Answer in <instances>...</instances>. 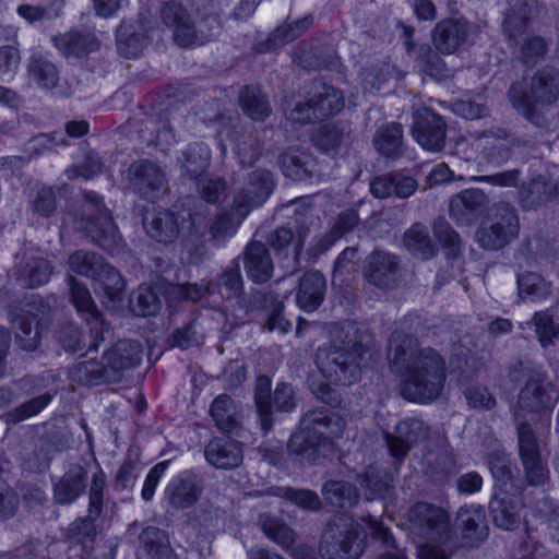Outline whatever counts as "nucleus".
<instances>
[{
	"mask_svg": "<svg viewBox=\"0 0 559 559\" xmlns=\"http://www.w3.org/2000/svg\"><path fill=\"white\" fill-rule=\"evenodd\" d=\"M70 269L79 275L93 280L103 292V305L110 311L123 307L124 280L104 258L95 252L78 250L68 260Z\"/></svg>",
	"mask_w": 559,
	"mask_h": 559,
	"instance_id": "6",
	"label": "nucleus"
},
{
	"mask_svg": "<svg viewBox=\"0 0 559 559\" xmlns=\"http://www.w3.org/2000/svg\"><path fill=\"white\" fill-rule=\"evenodd\" d=\"M520 298L531 301L542 300L550 294V285L539 274L526 272L516 275Z\"/></svg>",
	"mask_w": 559,
	"mask_h": 559,
	"instance_id": "50",
	"label": "nucleus"
},
{
	"mask_svg": "<svg viewBox=\"0 0 559 559\" xmlns=\"http://www.w3.org/2000/svg\"><path fill=\"white\" fill-rule=\"evenodd\" d=\"M128 180L138 195L151 202L165 192V174L156 163L148 159L132 163L128 168Z\"/></svg>",
	"mask_w": 559,
	"mask_h": 559,
	"instance_id": "19",
	"label": "nucleus"
},
{
	"mask_svg": "<svg viewBox=\"0 0 559 559\" xmlns=\"http://www.w3.org/2000/svg\"><path fill=\"white\" fill-rule=\"evenodd\" d=\"M467 35L466 21L448 19L437 23L432 32V41L439 52L451 55L465 41Z\"/></svg>",
	"mask_w": 559,
	"mask_h": 559,
	"instance_id": "30",
	"label": "nucleus"
},
{
	"mask_svg": "<svg viewBox=\"0 0 559 559\" xmlns=\"http://www.w3.org/2000/svg\"><path fill=\"white\" fill-rule=\"evenodd\" d=\"M117 48L121 56L133 59L139 57L150 41L147 34H138L135 25L122 22L116 33Z\"/></svg>",
	"mask_w": 559,
	"mask_h": 559,
	"instance_id": "43",
	"label": "nucleus"
},
{
	"mask_svg": "<svg viewBox=\"0 0 559 559\" xmlns=\"http://www.w3.org/2000/svg\"><path fill=\"white\" fill-rule=\"evenodd\" d=\"M404 245L413 255L423 260L431 259L436 253L428 229L420 224H415L405 231Z\"/></svg>",
	"mask_w": 559,
	"mask_h": 559,
	"instance_id": "47",
	"label": "nucleus"
},
{
	"mask_svg": "<svg viewBox=\"0 0 559 559\" xmlns=\"http://www.w3.org/2000/svg\"><path fill=\"white\" fill-rule=\"evenodd\" d=\"M428 426L418 418H406L395 426V435L384 432V440L390 454L402 462L413 444L428 437Z\"/></svg>",
	"mask_w": 559,
	"mask_h": 559,
	"instance_id": "25",
	"label": "nucleus"
},
{
	"mask_svg": "<svg viewBox=\"0 0 559 559\" xmlns=\"http://www.w3.org/2000/svg\"><path fill=\"white\" fill-rule=\"evenodd\" d=\"M210 414L218 429L231 431L236 427V407L229 395L216 396L211 404Z\"/></svg>",
	"mask_w": 559,
	"mask_h": 559,
	"instance_id": "56",
	"label": "nucleus"
},
{
	"mask_svg": "<svg viewBox=\"0 0 559 559\" xmlns=\"http://www.w3.org/2000/svg\"><path fill=\"white\" fill-rule=\"evenodd\" d=\"M170 461H162L150 469L141 490V497L144 501L148 502L153 500L156 488L158 487L160 479L165 476Z\"/></svg>",
	"mask_w": 559,
	"mask_h": 559,
	"instance_id": "64",
	"label": "nucleus"
},
{
	"mask_svg": "<svg viewBox=\"0 0 559 559\" xmlns=\"http://www.w3.org/2000/svg\"><path fill=\"white\" fill-rule=\"evenodd\" d=\"M532 321L540 345L547 347L552 344L559 335V328L555 324L552 316L548 311L535 312Z\"/></svg>",
	"mask_w": 559,
	"mask_h": 559,
	"instance_id": "63",
	"label": "nucleus"
},
{
	"mask_svg": "<svg viewBox=\"0 0 559 559\" xmlns=\"http://www.w3.org/2000/svg\"><path fill=\"white\" fill-rule=\"evenodd\" d=\"M310 95L307 102L297 104L289 112V120L301 124L319 122L338 114L344 107L341 92L320 80L312 82Z\"/></svg>",
	"mask_w": 559,
	"mask_h": 559,
	"instance_id": "13",
	"label": "nucleus"
},
{
	"mask_svg": "<svg viewBox=\"0 0 559 559\" xmlns=\"http://www.w3.org/2000/svg\"><path fill=\"white\" fill-rule=\"evenodd\" d=\"M366 546L362 525L347 514L335 516L322 536V559H358Z\"/></svg>",
	"mask_w": 559,
	"mask_h": 559,
	"instance_id": "8",
	"label": "nucleus"
},
{
	"mask_svg": "<svg viewBox=\"0 0 559 559\" xmlns=\"http://www.w3.org/2000/svg\"><path fill=\"white\" fill-rule=\"evenodd\" d=\"M160 16L164 24L174 32V39L180 47H190L201 45L204 40H210L218 32L212 33L203 39H199L195 27L190 21L186 9L177 1H167L160 9Z\"/></svg>",
	"mask_w": 559,
	"mask_h": 559,
	"instance_id": "24",
	"label": "nucleus"
},
{
	"mask_svg": "<svg viewBox=\"0 0 559 559\" xmlns=\"http://www.w3.org/2000/svg\"><path fill=\"white\" fill-rule=\"evenodd\" d=\"M489 469L500 492L526 489L519 477L518 467L511 463L503 451L495 452L489 459Z\"/></svg>",
	"mask_w": 559,
	"mask_h": 559,
	"instance_id": "34",
	"label": "nucleus"
},
{
	"mask_svg": "<svg viewBox=\"0 0 559 559\" xmlns=\"http://www.w3.org/2000/svg\"><path fill=\"white\" fill-rule=\"evenodd\" d=\"M325 501L338 508H353L359 501L357 488L344 480H330L322 487Z\"/></svg>",
	"mask_w": 559,
	"mask_h": 559,
	"instance_id": "45",
	"label": "nucleus"
},
{
	"mask_svg": "<svg viewBox=\"0 0 559 559\" xmlns=\"http://www.w3.org/2000/svg\"><path fill=\"white\" fill-rule=\"evenodd\" d=\"M343 139V132L335 126L323 124L312 135L314 146L325 154H333Z\"/></svg>",
	"mask_w": 559,
	"mask_h": 559,
	"instance_id": "61",
	"label": "nucleus"
},
{
	"mask_svg": "<svg viewBox=\"0 0 559 559\" xmlns=\"http://www.w3.org/2000/svg\"><path fill=\"white\" fill-rule=\"evenodd\" d=\"M71 301L78 314L90 328V343L86 344V354L97 352L99 345L105 341V332L109 326L104 321L102 312L97 309L91 293L86 286L70 277Z\"/></svg>",
	"mask_w": 559,
	"mask_h": 559,
	"instance_id": "16",
	"label": "nucleus"
},
{
	"mask_svg": "<svg viewBox=\"0 0 559 559\" xmlns=\"http://www.w3.org/2000/svg\"><path fill=\"white\" fill-rule=\"evenodd\" d=\"M143 347L139 341L120 340L103 353L102 359L112 383H118L126 370L140 366Z\"/></svg>",
	"mask_w": 559,
	"mask_h": 559,
	"instance_id": "21",
	"label": "nucleus"
},
{
	"mask_svg": "<svg viewBox=\"0 0 559 559\" xmlns=\"http://www.w3.org/2000/svg\"><path fill=\"white\" fill-rule=\"evenodd\" d=\"M489 199L479 188H468L455 194L449 204L450 217L459 226H471L487 215Z\"/></svg>",
	"mask_w": 559,
	"mask_h": 559,
	"instance_id": "20",
	"label": "nucleus"
},
{
	"mask_svg": "<svg viewBox=\"0 0 559 559\" xmlns=\"http://www.w3.org/2000/svg\"><path fill=\"white\" fill-rule=\"evenodd\" d=\"M408 519L414 530L430 540L440 539L449 531L448 513L433 503H415L408 510Z\"/></svg>",
	"mask_w": 559,
	"mask_h": 559,
	"instance_id": "22",
	"label": "nucleus"
},
{
	"mask_svg": "<svg viewBox=\"0 0 559 559\" xmlns=\"http://www.w3.org/2000/svg\"><path fill=\"white\" fill-rule=\"evenodd\" d=\"M219 295L225 299H236L240 304L243 294V281L238 260L226 267L219 277Z\"/></svg>",
	"mask_w": 559,
	"mask_h": 559,
	"instance_id": "55",
	"label": "nucleus"
},
{
	"mask_svg": "<svg viewBox=\"0 0 559 559\" xmlns=\"http://www.w3.org/2000/svg\"><path fill=\"white\" fill-rule=\"evenodd\" d=\"M358 221V214L355 210H346L340 213L332 229L324 234L314 246L309 248V255L311 258H318L325 253L346 233L350 231L357 225Z\"/></svg>",
	"mask_w": 559,
	"mask_h": 559,
	"instance_id": "37",
	"label": "nucleus"
},
{
	"mask_svg": "<svg viewBox=\"0 0 559 559\" xmlns=\"http://www.w3.org/2000/svg\"><path fill=\"white\" fill-rule=\"evenodd\" d=\"M391 372L402 378L401 396L427 405L442 393L447 380L445 360L431 347H419L417 337L396 329L389 340Z\"/></svg>",
	"mask_w": 559,
	"mask_h": 559,
	"instance_id": "2",
	"label": "nucleus"
},
{
	"mask_svg": "<svg viewBox=\"0 0 559 559\" xmlns=\"http://www.w3.org/2000/svg\"><path fill=\"white\" fill-rule=\"evenodd\" d=\"M345 419L328 408L307 412L300 420V429L287 443L289 455L300 464H312L320 456L334 453V440L342 438Z\"/></svg>",
	"mask_w": 559,
	"mask_h": 559,
	"instance_id": "5",
	"label": "nucleus"
},
{
	"mask_svg": "<svg viewBox=\"0 0 559 559\" xmlns=\"http://www.w3.org/2000/svg\"><path fill=\"white\" fill-rule=\"evenodd\" d=\"M222 108L226 109L225 104L222 100L213 102L207 110H202L200 119L206 122L217 123L216 129L217 144L221 148L222 155L224 156L227 152L225 141L228 140L234 145L235 154L242 166H251L260 156V145L248 135L240 141L237 138V121L238 116L231 114L225 115Z\"/></svg>",
	"mask_w": 559,
	"mask_h": 559,
	"instance_id": "11",
	"label": "nucleus"
},
{
	"mask_svg": "<svg viewBox=\"0 0 559 559\" xmlns=\"http://www.w3.org/2000/svg\"><path fill=\"white\" fill-rule=\"evenodd\" d=\"M539 492L544 490H532L527 492L526 489L510 490L508 493L500 492L489 503L490 514L496 526L512 531L516 528L521 520L525 524L526 532L530 531L528 513L533 518H539L540 514L536 511V506L542 507L539 502L542 496Z\"/></svg>",
	"mask_w": 559,
	"mask_h": 559,
	"instance_id": "9",
	"label": "nucleus"
},
{
	"mask_svg": "<svg viewBox=\"0 0 559 559\" xmlns=\"http://www.w3.org/2000/svg\"><path fill=\"white\" fill-rule=\"evenodd\" d=\"M559 96V73L549 67L539 70L532 80L531 94H527L523 82L510 86L508 97L513 108L522 114L531 123L545 128L546 118L537 112L535 103L549 105Z\"/></svg>",
	"mask_w": 559,
	"mask_h": 559,
	"instance_id": "7",
	"label": "nucleus"
},
{
	"mask_svg": "<svg viewBox=\"0 0 559 559\" xmlns=\"http://www.w3.org/2000/svg\"><path fill=\"white\" fill-rule=\"evenodd\" d=\"M51 401L52 395L49 393L36 396L19 406L13 412H10L7 415V420L15 424L27 418H31L33 416H36L43 409H45L51 403Z\"/></svg>",
	"mask_w": 559,
	"mask_h": 559,
	"instance_id": "60",
	"label": "nucleus"
},
{
	"mask_svg": "<svg viewBox=\"0 0 559 559\" xmlns=\"http://www.w3.org/2000/svg\"><path fill=\"white\" fill-rule=\"evenodd\" d=\"M28 74L32 81L43 90L56 87L60 79L57 67L41 57L32 58L28 64Z\"/></svg>",
	"mask_w": 559,
	"mask_h": 559,
	"instance_id": "53",
	"label": "nucleus"
},
{
	"mask_svg": "<svg viewBox=\"0 0 559 559\" xmlns=\"http://www.w3.org/2000/svg\"><path fill=\"white\" fill-rule=\"evenodd\" d=\"M69 379L86 386L112 383L103 359L98 361L94 358L74 364L69 370Z\"/></svg>",
	"mask_w": 559,
	"mask_h": 559,
	"instance_id": "40",
	"label": "nucleus"
},
{
	"mask_svg": "<svg viewBox=\"0 0 559 559\" xmlns=\"http://www.w3.org/2000/svg\"><path fill=\"white\" fill-rule=\"evenodd\" d=\"M201 493L197 476L190 471H182L170 478L164 489V498L175 509L192 507Z\"/></svg>",
	"mask_w": 559,
	"mask_h": 559,
	"instance_id": "27",
	"label": "nucleus"
},
{
	"mask_svg": "<svg viewBox=\"0 0 559 559\" xmlns=\"http://www.w3.org/2000/svg\"><path fill=\"white\" fill-rule=\"evenodd\" d=\"M433 233L448 259H454L461 249L459 234L445 222L436 223Z\"/></svg>",
	"mask_w": 559,
	"mask_h": 559,
	"instance_id": "62",
	"label": "nucleus"
},
{
	"mask_svg": "<svg viewBox=\"0 0 559 559\" xmlns=\"http://www.w3.org/2000/svg\"><path fill=\"white\" fill-rule=\"evenodd\" d=\"M216 288L217 285L211 281L206 284L187 283L171 285L167 289V298L170 304L176 300L197 302L205 296H212Z\"/></svg>",
	"mask_w": 559,
	"mask_h": 559,
	"instance_id": "51",
	"label": "nucleus"
},
{
	"mask_svg": "<svg viewBox=\"0 0 559 559\" xmlns=\"http://www.w3.org/2000/svg\"><path fill=\"white\" fill-rule=\"evenodd\" d=\"M271 385L272 381L269 377L261 376L257 379L254 401L257 405L258 416L261 429L266 435L273 425L271 402Z\"/></svg>",
	"mask_w": 559,
	"mask_h": 559,
	"instance_id": "49",
	"label": "nucleus"
},
{
	"mask_svg": "<svg viewBox=\"0 0 559 559\" xmlns=\"http://www.w3.org/2000/svg\"><path fill=\"white\" fill-rule=\"evenodd\" d=\"M55 47L66 58H83L99 47L96 36L88 31H70L52 38Z\"/></svg>",
	"mask_w": 559,
	"mask_h": 559,
	"instance_id": "31",
	"label": "nucleus"
},
{
	"mask_svg": "<svg viewBox=\"0 0 559 559\" xmlns=\"http://www.w3.org/2000/svg\"><path fill=\"white\" fill-rule=\"evenodd\" d=\"M469 141L471 152H464L466 160L481 155L488 163L497 166L509 160L511 148L515 144V138L504 128L472 133Z\"/></svg>",
	"mask_w": 559,
	"mask_h": 559,
	"instance_id": "15",
	"label": "nucleus"
},
{
	"mask_svg": "<svg viewBox=\"0 0 559 559\" xmlns=\"http://www.w3.org/2000/svg\"><path fill=\"white\" fill-rule=\"evenodd\" d=\"M312 17L305 16L301 20L296 21L293 24L284 25L276 28L266 39L264 44H261L259 51L266 52L276 49L286 43L293 41L297 37L301 36L306 29L311 25Z\"/></svg>",
	"mask_w": 559,
	"mask_h": 559,
	"instance_id": "48",
	"label": "nucleus"
},
{
	"mask_svg": "<svg viewBox=\"0 0 559 559\" xmlns=\"http://www.w3.org/2000/svg\"><path fill=\"white\" fill-rule=\"evenodd\" d=\"M509 10L506 12L503 19V32L510 40L522 35L528 25V21L533 9L535 8L534 0H510Z\"/></svg>",
	"mask_w": 559,
	"mask_h": 559,
	"instance_id": "38",
	"label": "nucleus"
},
{
	"mask_svg": "<svg viewBox=\"0 0 559 559\" xmlns=\"http://www.w3.org/2000/svg\"><path fill=\"white\" fill-rule=\"evenodd\" d=\"M87 472L81 465H72L53 483V499L61 506L72 504L86 490Z\"/></svg>",
	"mask_w": 559,
	"mask_h": 559,
	"instance_id": "29",
	"label": "nucleus"
},
{
	"mask_svg": "<svg viewBox=\"0 0 559 559\" xmlns=\"http://www.w3.org/2000/svg\"><path fill=\"white\" fill-rule=\"evenodd\" d=\"M366 337V343L344 340L338 344L333 341L329 346L318 348L316 364L326 383H321L318 388L312 385V391L321 402L331 406L340 404L341 395L331 384L352 385L366 371V359L374 360L377 354L369 345L371 337Z\"/></svg>",
	"mask_w": 559,
	"mask_h": 559,
	"instance_id": "4",
	"label": "nucleus"
},
{
	"mask_svg": "<svg viewBox=\"0 0 559 559\" xmlns=\"http://www.w3.org/2000/svg\"><path fill=\"white\" fill-rule=\"evenodd\" d=\"M204 457L217 469H234L242 463L243 450L241 443L231 438L216 437L205 445Z\"/></svg>",
	"mask_w": 559,
	"mask_h": 559,
	"instance_id": "26",
	"label": "nucleus"
},
{
	"mask_svg": "<svg viewBox=\"0 0 559 559\" xmlns=\"http://www.w3.org/2000/svg\"><path fill=\"white\" fill-rule=\"evenodd\" d=\"M131 310L141 317H151L159 312L162 302L148 285H140L130 296Z\"/></svg>",
	"mask_w": 559,
	"mask_h": 559,
	"instance_id": "52",
	"label": "nucleus"
},
{
	"mask_svg": "<svg viewBox=\"0 0 559 559\" xmlns=\"http://www.w3.org/2000/svg\"><path fill=\"white\" fill-rule=\"evenodd\" d=\"M399 259L385 251L376 250L367 259L364 274L367 281L380 288H389L396 278Z\"/></svg>",
	"mask_w": 559,
	"mask_h": 559,
	"instance_id": "28",
	"label": "nucleus"
},
{
	"mask_svg": "<svg viewBox=\"0 0 559 559\" xmlns=\"http://www.w3.org/2000/svg\"><path fill=\"white\" fill-rule=\"evenodd\" d=\"M555 384L544 371H534L521 389L513 408L516 421L519 454L524 467L525 478L531 486H543L549 479L547 461L542 457L540 442L526 423H521L522 413L550 414L558 396H554Z\"/></svg>",
	"mask_w": 559,
	"mask_h": 559,
	"instance_id": "3",
	"label": "nucleus"
},
{
	"mask_svg": "<svg viewBox=\"0 0 559 559\" xmlns=\"http://www.w3.org/2000/svg\"><path fill=\"white\" fill-rule=\"evenodd\" d=\"M146 129H152L150 135L146 136L145 132L140 130V138L147 146L155 145L160 151H165L175 143V134L168 120L159 119L155 121L153 119H148L146 122Z\"/></svg>",
	"mask_w": 559,
	"mask_h": 559,
	"instance_id": "57",
	"label": "nucleus"
},
{
	"mask_svg": "<svg viewBox=\"0 0 559 559\" xmlns=\"http://www.w3.org/2000/svg\"><path fill=\"white\" fill-rule=\"evenodd\" d=\"M459 526L463 531V537L471 540L472 546H477L488 535L485 525L486 513L479 504L463 506L457 511Z\"/></svg>",
	"mask_w": 559,
	"mask_h": 559,
	"instance_id": "35",
	"label": "nucleus"
},
{
	"mask_svg": "<svg viewBox=\"0 0 559 559\" xmlns=\"http://www.w3.org/2000/svg\"><path fill=\"white\" fill-rule=\"evenodd\" d=\"M275 188L273 174L266 169L251 171L235 195L230 211H221L214 219L210 216L206 201L188 199L180 212L158 211L143 215V226L147 235L157 242L171 243L180 236L181 245L188 248L202 245L205 236L210 240L231 238L250 212L262 206Z\"/></svg>",
	"mask_w": 559,
	"mask_h": 559,
	"instance_id": "1",
	"label": "nucleus"
},
{
	"mask_svg": "<svg viewBox=\"0 0 559 559\" xmlns=\"http://www.w3.org/2000/svg\"><path fill=\"white\" fill-rule=\"evenodd\" d=\"M260 524L265 536L283 549H287L295 543V532L280 518L261 516Z\"/></svg>",
	"mask_w": 559,
	"mask_h": 559,
	"instance_id": "54",
	"label": "nucleus"
},
{
	"mask_svg": "<svg viewBox=\"0 0 559 559\" xmlns=\"http://www.w3.org/2000/svg\"><path fill=\"white\" fill-rule=\"evenodd\" d=\"M518 193L523 210H534L548 201L559 203V185H552L542 176L521 186Z\"/></svg>",
	"mask_w": 559,
	"mask_h": 559,
	"instance_id": "32",
	"label": "nucleus"
},
{
	"mask_svg": "<svg viewBox=\"0 0 559 559\" xmlns=\"http://www.w3.org/2000/svg\"><path fill=\"white\" fill-rule=\"evenodd\" d=\"M239 104L243 112L255 121H263L271 114L266 97L255 86H245L240 91Z\"/></svg>",
	"mask_w": 559,
	"mask_h": 559,
	"instance_id": "46",
	"label": "nucleus"
},
{
	"mask_svg": "<svg viewBox=\"0 0 559 559\" xmlns=\"http://www.w3.org/2000/svg\"><path fill=\"white\" fill-rule=\"evenodd\" d=\"M376 151L388 158H397L403 153V127L399 122L381 126L372 139Z\"/></svg>",
	"mask_w": 559,
	"mask_h": 559,
	"instance_id": "39",
	"label": "nucleus"
},
{
	"mask_svg": "<svg viewBox=\"0 0 559 559\" xmlns=\"http://www.w3.org/2000/svg\"><path fill=\"white\" fill-rule=\"evenodd\" d=\"M269 242L277 255H292L296 262L302 251L305 237L300 231L295 234L290 228L283 226L272 233Z\"/></svg>",
	"mask_w": 559,
	"mask_h": 559,
	"instance_id": "44",
	"label": "nucleus"
},
{
	"mask_svg": "<svg viewBox=\"0 0 559 559\" xmlns=\"http://www.w3.org/2000/svg\"><path fill=\"white\" fill-rule=\"evenodd\" d=\"M412 134L424 150L439 152L444 146L445 122L430 109L417 110L413 116Z\"/></svg>",
	"mask_w": 559,
	"mask_h": 559,
	"instance_id": "23",
	"label": "nucleus"
},
{
	"mask_svg": "<svg viewBox=\"0 0 559 559\" xmlns=\"http://www.w3.org/2000/svg\"><path fill=\"white\" fill-rule=\"evenodd\" d=\"M186 176L195 181L197 189L207 203H216L225 195L226 182L222 178H210L206 169L211 162V150L204 143H193L178 159Z\"/></svg>",
	"mask_w": 559,
	"mask_h": 559,
	"instance_id": "12",
	"label": "nucleus"
},
{
	"mask_svg": "<svg viewBox=\"0 0 559 559\" xmlns=\"http://www.w3.org/2000/svg\"><path fill=\"white\" fill-rule=\"evenodd\" d=\"M52 274L50 263L41 257H33L24 265L16 267V282L23 287L35 288L48 283Z\"/></svg>",
	"mask_w": 559,
	"mask_h": 559,
	"instance_id": "42",
	"label": "nucleus"
},
{
	"mask_svg": "<svg viewBox=\"0 0 559 559\" xmlns=\"http://www.w3.org/2000/svg\"><path fill=\"white\" fill-rule=\"evenodd\" d=\"M357 478L368 500L385 499L391 492L393 476L378 466H368Z\"/></svg>",
	"mask_w": 559,
	"mask_h": 559,
	"instance_id": "41",
	"label": "nucleus"
},
{
	"mask_svg": "<svg viewBox=\"0 0 559 559\" xmlns=\"http://www.w3.org/2000/svg\"><path fill=\"white\" fill-rule=\"evenodd\" d=\"M276 496L286 499L297 507L308 510L318 511L321 508V500L317 492L309 489H295L292 487H278Z\"/></svg>",
	"mask_w": 559,
	"mask_h": 559,
	"instance_id": "59",
	"label": "nucleus"
},
{
	"mask_svg": "<svg viewBox=\"0 0 559 559\" xmlns=\"http://www.w3.org/2000/svg\"><path fill=\"white\" fill-rule=\"evenodd\" d=\"M49 306L38 295H31L20 313L10 311L16 331V343L27 352L35 350L40 342L39 323L48 313Z\"/></svg>",
	"mask_w": 559,
	"mask_h": 559,
	"instance_id": "17",
	"label": "nucleus"
},
{
	"mask_svg": "<svg viewBox=\"0 0 559 559\" xmlns=\"http://www.w3.org/2000/svg\"><path fill=\"white\" fill-rule=\"evenodd\" d=\"M245 271L257 284L267 282L273 275V262L267 248L261 242H251L245 251Z\"/></svg>",
	"mask_w": 559,
	"mask_h": 559,
	"instance_id": "33",
	"label": "nucleus"
},
{
	"mask_svg": "<svg viewBox=\"0 0 559 559\" xmlns=\"http://www.w3.org/2000/svg\"><path fill=\"white\" fill-rule=\"evenodd\" d=\"M84 200V210L90 217L85 223H81V228L85 230L92 242L110 255L119 254L126 243L114 223L110 211L104 204L103 197L94 191H85Z\"/></svg>",
	"mask_w": 559,
	"mask_h": 559,
	"instance_id": "10",
	"label": "nucleus"
},
{
	"mask_svg": "<svg viewBox=\"0 0 559 559\" xmlns=\"http://www.w3.org/2000/svg\"><path fill=\"white\" fill-rule=\"evenodd\" d=\"M325 278L319 271H310L300 280L296 301L300 309L312 312L319 308L324 298Z\"/></svg>",
	"mask_w": 559,
	"mask_h": 559,
	"instance_id": "36",
	"label": "nucleus"
},
{
	"mask_svg": "<svg viewBox=\"0 0 559 559\" xmlns=\"http://www.w3.org/2000/svg\"><path fill=\"white\" fill-rule=\"evenodd\" d=\"M520 223L516 211L508 203L497 209V221L490 227H480L476 231V241L487 250H499L519 235Z\"/></svg>",
	"mask_w": 559,
	"mask_h": 559,
	"instance_id": "18",
	"label": "nucleus"
},
{
	"mask_svg": "<svg viewBox=\"0 0 559 559\" xmlns=\"http://www.w3.org/2000/svg\"><path fill=\"white\" fill-rule=\"evenodd\" d=\"M107 483L105 472L98 467L93 474L88 489L87 515L79 518L68 528L69 539L86 545L92 544L96 536L95 521L103 513L104 491Z\"/></svg>",
	"mask_w": 559,
	"mask_h": 559,
	"instance_id": "14",
	"label": "nucleus"
},
{
	"mask_svg": "<svg viewBox=\"0 0 559 559\" xmlns=\"http://www.w3.org/2000/svg\"><path fill=\"white\" fill-rule=\"evenodd\" d=\"M416 60L420 71L425 74L439 80L448 76V69L444 61L430 46H420Z\"/></svg>",
	"mask_w": 559,
	"mask_h": 559,
	"instance_id": "58",
	"label": "nucleus"
}]
</instances>
